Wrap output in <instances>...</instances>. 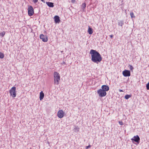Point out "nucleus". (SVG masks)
<instances>
[{
    "label": "nucleus",
    "mask_w": 149,
    "mask_h": 149,
    "mask_svg": "<svg viewBox=\"0 0 149 149\" xmlns=\"http://www.w3.org/2000/svg\"><path fill=\"white\" fill-rule=\"evenodd\" d=\"M54 21L56 23H58L60 21L59 17L57 15L55 16L54 17Z\"/></svg>",
    "instance_id": "obj_11"
},
{
    "label": "nucleus",
    "mask_w": 149,
    "mask_h": 149,
    "mask_svg": "<svg viewBox=\"0 0 149 149\" xmlns=\"http://www.w3.org/2000/svg\"><path fill=\"white\" fill-rule=\"evenodd\" d=\"M33 1L34 3H37L38 1V0H33Z\"/></svg>",
    "instance_id": "obj_23"
},
{
    "label": "nucleus",
    "mask_w": 149,
    "mask_h": 149,
    "mask_svg": "<svg viewBox=\"0 0 149 149\" xmlns=\"http://www.w3.org/2000/svg\"><path fill=\"white\" fill-rule=\"evenodd\" d=\"M119 124L121 125H123V123L122 121H119Z\"/></svg>",
    "instance_id": "obj_22"
},
{
    "label": "nucleus",
    "mask_w": 149,
    "mask_h": 149,
    "mask_svg": "<svg viewBox=\"0 0 149 149\" xmlns=\"http://www.w3.org/2000/svg\"><path fill=\"white\" fill-rule=\"evenodd\" d=\"M86 7V4L85 3H83L82 5V7L83 8H85Z\"/></svg>",
    "instance_id": "obj_19"
},
{
    "label": "nucleus",
    "mask_w": 149,
    "mask_h": 149,
    "mask_svg": "<svg viewBox=\"0 0 149 149\" xmlns=\"http://www.w3.org/2000/svg\"><path fill=\"white\" fill-rule=\"evenodd\" d=\"M88 33L89 34H92L93 33V31L92 29L90 28L89 26L88 27Z\"/></svg>",
    "instance_id": "obj_14"
},
{
    "label": "nucleus",
    "mask_w": 149,
    "mask_h": 149,
    "mask_svg": "<svg viewBox=\"0 0 149 149\" xmlns=\"http://www.w3.org/2000/svg\"><path fill=\"white\" fill-rule=\"evenodd\" d=\"M131 140L132 141H134L138 143H139L140 140V138L139 136L137 135L134 136L133 138L131 139Z\"/></svg>",
    "instance_id": "obj_7"
},
{
    "label": "nucleus",
    "mask_w": 149,
    "mask_h": 149,
    "mask_svg": "<svg viewBox=\"0 0 149 149\" xmlns=\"http://www.w3.org/2000/svg\"><path fill=\"white\" fill-rule=\"evenodd\" d=\"M102 89L106 92L109 90V88L108 86L106 85H103L101 87Z\"/></svg>",
    "instance_id": "obj_10"
},
{
    "label": "nucleus",
    "mask_w": 149,
    "mask_h": 149,
    "mask_svg": "<svg viewBox=\"0 0 149 149\" xmlns=\"http://www.w3.org/2000/svg\"><path fill=\"white\" fill-rule=\"evenodd\" d=\"M4 56L3 54L1 52H0V58H3L4 57Z\"/></svg>",
    "instance_id": "obj_16"
},
{
    "label": "nucleus",
    "mask_w": 149,
    "mask_h": 149,
    "mask_svg": "<svg viewBox=\"0 0 149 149\" xmlns=\"http://www.w3.org/2000/svg\"><path fill=\"white\" fill-rule=\"evenodd\" d=\"M123 74L124 77H129L130 76V73L129 70H125L123 72Z\"/></svg>",
    "instance_id": "obj_8"
},
{
    "label": "nucleus",
    "mask_w": 149,
    "mask_h": 149,
    "mask_svg": "<svg viewBox=\"0 0 149 149\" xmlns=\"http://www.w3.org/2000/svg\"><path fill=\"white\" fill-rule=\"evenodd\" d=\"M131 96H132L131 95H127L125 96V99L127 100V99H128L129 98L131 97Z\"/></svg>",
    "instance_id": "obj_15"
},
{
    "label": "nucleus",
    "mask_w": 149,
    "mask_h": 149,
    "mask_svg": "<svg viewBox=\"0 0 149 149\" xmlns=\"http://www.w3.org/2000/svg\"><path fill=\"white\" fill-rule=\"evenodd\" d=\"M44 94L42 91H41L40 93V99L41 100H42L44 97Z\"/></svg>",
    "instance_id": "obj_12"
},
{
    "label": "nucleus",
    "mask_w": 149,
    "mask_h": 149,
    "mask_svg": "<svg viewBox=\"0 0 149 149\" xmlns=\"http://www.w3.org/2000/svg\"><path fill=\"white\" fill-rule=\"evenodd\" d=\"M91 147V146L90 145H89L87 146L86 147V149H88V148H89Z\"/></svg>",
    "instance_id": "obj_24"
},
{
    "label": "nucleus",
    "mask_w": 149,
    "mask_h": 149,
    "mask_svg": "<svg viewBox=\"0 0 149 149\" xmlns=\"http://www.w3.org/2000/svg\"><path fill=\"white\" fill-rule=\"evenodd\" d=\"M16 87H12L9 91L10 95L13 98H14L16 96Z\"/></svg>",
    "instance_id": "obj_3"
},
{
    "label": "nucleus",
    "mask_w": 149,
    "mask_h": 149,
    "mask_svg": "<svg viewBox=\"0 0 149 149\" xmlns=\"http://www.w3.org/2000/svg\"><path fill=\"white\" fill-rule=\"evenodd\" d=\"M129 66H130V69L131 70H133V69H134V68H133V67L131 65H130Z\"/></svg>",
    "instance_id": "obj_21"
},
{
    "label": "nucleus",
    "mask_w": 149,
    "mask_h": 149,
    "mask_svg": "<svg viewBox=\"0 0 149 149\" xmlns=\"http://www.w3.org/2000/svg\"><path fill=\"white\" fill-rule=\"evenodd\" d=\"M42 2H44V0H41Z\"/></svg>",
    "instance_id": "obj_27"
},
{
    "label": "nucleus",
    "mask_w": 149,
    "mask_h": 149,
    "mask_svg": "<svg viewBox=\"0 0 149 149\" xmlns=\"http://www.w3.org/2000/svg\"><path fill=\"white\" fill-rule=\"evenodd\" d=\"M146 88L147 90H149V82L147 84L146 86Z\"/></svg>",
    "instance_id": "obj_20"
},
{
    "label": "nucleus",
    "mask_w": 149,
    "mask_h": 149,
    "mask_svg": "<svg viewBox=\"0 0 149 149\" xmlns=\"http://www.w3.org/2000/svg\"><path fill=\"white\" fill-rule=\"evenodd\" d=\"M40 38L44 42H47L48 40V38L47 36H44L43 34H41L40 36Z\"/></svg>",
    "instance_id": "obj_9"
},
{
    "label": "nucleus",
    "mask_w": 149,
    "mask_h": 149,
    "mask_svg": "<svg viewBox=\"0 0 149 149\" xmlns=\"http://www.w3.org/2000/svg\"><path fill=\"white\" fill-rule=\"evenodd\" d=\"M130 15L131 16V17L132 18H133V17L134 18L135 17V16H134V13L132 12L130 13Z\"/></svg>",
    "instance_id": "obj_18"
},
{
    "label": "nucleus",
    "mask_w": 149,
    "mask_h": 149,
    "mask_svg": "<svg viewBox=\"0 0 149 149\" xmlns=\"http://www.w3.org/2000/svg\"><path fill=\"white\" fill-rule=\"evenodd\" d=\"M46 4L49 7H53L54 6V3H53L50 2H46Z\"/></svg>",
    "instance_id": "obj_13"
},
{
    "label": "nucleus",
    "mask_w": 149,
    "mask_h": 149,
    "mask_svg": "<svg viewBox=\"0 0 149 149\" xmlns=\"http://www.w3.org/2000/svg\"><path fill=\"white\" fill-rule=\"evenodd\" d=\"M60 75L59 74L56 72H54V81L55 84L58 85L60 80Z\"/></svg>",
    "instance_id": "obj_2"
},
{
    "label": "nucleus",
    "mask_w": 149,
    "mask_h": 149,
    "mask_svg": "<svg viewBox=\"0 0 149 149\" xmlns=\"http://www.w3.org/2000/svg\"><path fill=\"white\" fill-rule=\"evenodd\" d=\"M64 113L62 109L59 110L57 113V116L60 118H63L64 116Z\"/></svg>",
    "instance_id": "obj_6"
},
{
    "label": "nucleus",
    "mask_w": 149,
    "mask_h": 149,
    "mask_svg": "<svg viewBox=\"0 0 149 149\" xmlns=\"http://www.w3.org/2000/svg\"><path fill=\"white\" fill-rule=\"evenodd\" d=\"M91 56V60L93 62L98 63L102 60V57L100 53L95 50L91 49L90 52Z\"/></svg>",
    "instance_id": "obj_1"
},
{
    "label": "nucleus",
    "mask_w": 149,
    "mask_h": 149,
    "mask_svg": "<svg viewBox=\"0 0 149 149\" xmlns=\"http://www.w3.org/2000/svg\"><path fill=\"white\" fill-rule=\"evenodd\" d=\"M28 14L29 16H31L33 15L34 13V9L32 6H29L28 8Z\"/></svg>",
    "instance_id": "obj_5"
},
{
    "label": "nucleus",
    "mask_w": 149,
    "mask_h": 149,
    "mask_svg": "<svg viewBox=\"0 0 149 149\" xmlns=\"http://www.w3.org/2000/svg\"><path fill=\"white\" fill-rule=\"evenodd\" d=\"M110 36L111 37V38H112L113 37V35H111Z\"/></svg>",
    "instance_id": "obj_25"
},
{
    "label": "nucleus",
    "mask_w": 149,
    "mask_h": 149,
    "mask_svg": "<svg viewBox=\"0 0 149 149\" xmlns=\"http://www.w3.org/2000/svg\"><path fill=\"white\" fill-rule=\"evenodd\" d=\"M119 91L120 92H123V91L122 90H121V89H119Z\"/></svg>",
    "instance_id": "obj_26"
},
{
    "label": "nucleus",
    "mask_w": 149,
    "mask_h": 149,
    "mask_svg": "<svg viewBox=\"0 0 149 149\" xmlns=\"http://www.w3.org/2000/svg\"><path fill=\"white\" fill-rule=\"evenodd\" d=\"M5 34V31H3L2 32L0 33V36L2 37H3L4 35Z\"/></svg>",
    "instance_id": "obj_17"
},
{
    "label": "nucleus",
    "mask_w": 149,
    "mask_h": 149,
    "mask_svg": "<svg viewBox=\"0 0 149 149\" xmlns=\"http://www.w3.org/2000/svg\"><path fill=\"white\" fill-rule=\"evenodd\" d=\"M97 93L99 96L100 97H104L107 95L106 92L102 89H100L98 90L97 91Z\"/></svg>",
    "instance_id": "obj_4"
}]
</instances>
